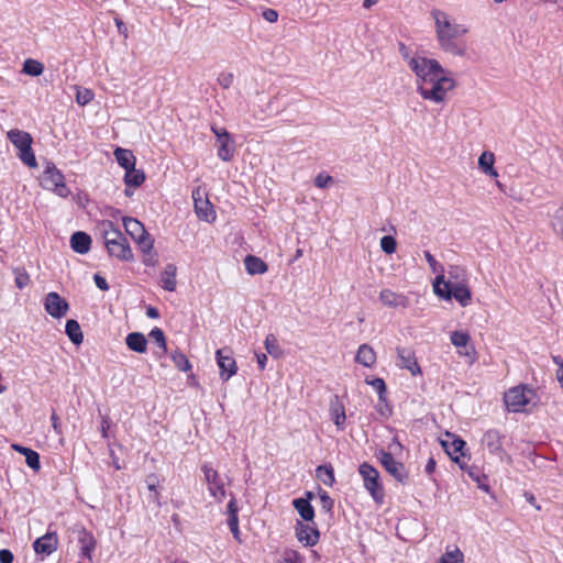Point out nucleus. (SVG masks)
I'll return each instance as SVG.
<instances>
[{"label":"nucleus","instance_id":"obj_1","mask_svg":"<svg viewBox=\"0 0 563 563\" xmlns=\"http://www.w3.org/2000/svg\"><path fill=\"white\" fill-rule=\"evenodd\" d=\"M431 18L434 21L439 48L453 56H465L466 45L461 42V38L468 33V25L457 22L453 15L440 9H433Z\"/></svg>","mask_w":563,"mask_h":563},{"label":"nucleus","instance_id":"obj_2","mask_svg":"<svg viewBox=\"0 0 563 563\" xmlns=\"http://www.w3.org/2000/svg\"><path fill=\"white\" fill-rule=\"evenodd\" d=\"M409 68L416 76L417 87L426 86L446 73L437 59L424 56H417V59H410Z\"/></svg>","mask_w":563,"mask_h":563},{"label":"nucleus","instance_id":"obj_3","mask_svg":"<svg viewBox=\"0 0 563 563\" xmlns=\"http://www.w3.org/2000/svg\"><path fill=\"white\" fill-rule=\"evenodd\" d=\"M536 391L526 386L518 385L508 389L504 395L506 408L511 412H522L528 410V406L536 404Z\"/></svg>","mask_w":563,"mask_h":563},{"label":"nucleus","instance_id":"obj_4","mask_svg":"<svg viewBox=\"0 0 563 563\" xmlns=\"http://www.w3.org/2000/svg\"><path fill=\"white\" fill-rule=\"evenodd\" d=\"M454 87V79L448 77L445 73L426 86H418V92L424 100L443 103L446 100L448 92L453 90Z\"/></svg>","mask_w":563,"mask_h":563},{"label":"nucleus","instance_id":"obj_5","mask_svg":"<svg viewBox=\"0 0 563 563\" xmlns=\"http://www.w3.org/2000/svg\"><path fill=\"white\" fill-rule=\"evenodd\" d=\"M9 141L19 150V158L29 167H36V158L32 151L33 139L30 133L12 129L7 133Z\"/></svg>","mask_w":563,"mask_h":563},{"label":"nucleus","instance_id":"obj_6","mask_svg":"<svg viewBox=\"0 0 563 563\" xmlns=\"http://www.w3.org/2000/svg\"><path fill=\"white\" fill-rule=\"evenodd\" d=\"M443 275H438L433 282L434 294L445 300L454 298L461 306L466 307L470 305L472 295L467 284L455 285L451 287H442Z\"/></svg>","mask_w":563,"mask_h":563},{"label":"nucleus","instance_id":"obj_7","mask_svg":"<svg viewBox=\"0 0 563 563\" xmlns=\"http://www.w3.org/2000/svg\"><path fill=\"white\" fill-rule=\"evenodd\" d=\"M44 189L55 192L62 198L70 195L69 188L65 184L63 173L56 168L53 163H47L41 179Z\"/></svg>","mask_w":563,"mask_h":563},{"label":"nucleus","instance_id":"obj_8","mask_svg":"<svg viewBox=\"0 0 563 563\" xmlns=\"http://www.w3.org/2000/svg\"><path fill=\"white\" fill-rule=\"evenodd\" d=\"M122 221L125 232L137 244L140 251H148L154 247V239L142 222L132 217H123Z\"/></svg>","mask_w":563,"mask_h":563},{"label":"nucleus","instance_id":"obj_9","mask_svg":"<svg viewBox=\"0 0 563 563\" xmlns=\"http://www.w3.org/2000/svg\"><path fill=\"white\" fill-rule=\"evenodd\" d=\"M358 473L363 479L365 489L371 494L376 503H383L384 489L379 482V473L368 463H363L358 467Z\"/></svg>","mask_w":563,"mask_h":563},{"label":"nucleus","instance_id":"obj_10","mask_svg":"<svg viewBox=\"0 0 563 563\" xmlns=\"http://www.w3.org/2000/svg\"><path fill=\"white\" fill-rule=\"evenodd\" d=\"M201 470L210 495L217 501L221 503L227 496L224 479L220 476L219 472L209 464H203Z\"/></svg>","mask_w":563,"mask_h":563},{"label":"nucleus","instance_id":"obj_11","mask_svg":"<svg viewBox=\"0 0 563 563\" xmlns=\"http://www.w3.org/2000/svg\"><path fill=\"white\" fill-rule=\"evenodd\" d=\"M192 199L195 205V212L197 217L206 222L216 220V212L209 199L207 198L205 189L198 187L192 191Z\"/></svg>","mask_w":563,"mask_h":563},{"label":"nucleus","instance_id":"obj_12","mask_svg":"<svg viewBox=\"0 0 563 563\" xmlns=\"http://www.w3.org/2000/svg\"><path fill=\"white\" fill-rule=\"evenodd\" d=\"M217 364L220 368V377L223 382L229 380L236 374L238 366L230 349L223 347L216 352Z\"/></svg>","mask_w":563,"mask_h":563},{"label":"nucleus","instance_id":"obj_13","mask_svg":"<svg viewBox=\"0 0 563 563\" xmlns=\"http://www.w3.org/2000/svg\"><path fill=\"white\" fill-rule=\"evenodd\" d=\"M45 311L55 319L65 317L69 310L68 302L57 292H48L43 300Z\"/></svg>","mask_w":563,"mask_h":563},{"label":"nucleus","instance_id":"obj_14","mask_svg":"<svg viewBox=\"0 0 563 563\" xmlns=\"http://www.w3.org/2000/svg\"><path fill=\"white\" fill-rule=\"evenodd\" d=\"M384 468L398 482L404 483L408 478V472L401 462H398L394 456L385 451L379 452L378 456Z\"/></svg>","mask_w":563,"mask_h":563},{"label":"nucleus","instance_id":"obj_15","mask_svg":"<svg viewBox=\"0 0 563 563\" xmlns=\"http://www.w3.org/2000/svg\"><path fill=\"white\" fill-rule=\"evenodd\" d=\"M398 362L397 365L408 369L411 375L421 374L420 366L417 362L415 352L409 347H397Z\"/></svg>","mask_w":563,"mask_h":563},{"label":"nucleus","instance_id":"obj_16","mask_svg":"<svg viewBox=\"0 0 563 563\" xmlns=\"http://www.w3.org/2000/svg\"><path fill=\"white\" fill-rule=\"evenodd\" d=\"M58 538L56 532H47L37 538L33 543V549L37 554L49 555L57 550Z\"/></svg>","mask_w":563,"mask_h":563},{"label":"nucleus","instance_id":"obj_17","mask_svg":"<svg viewBox=\"0 0 563 563\" xmlns=\"http://www.w3.org/2000/svg\"><path fill=\"white\" fill-rule=\"evenodd\" d=\"M109 255L117 257L120 261L131 262L134 256L128 240L124 238L123 241L113 242L110 240L106 245Z\"/></svg>","mask_w":563,"mask_h":563},{"label":"nucleus","instance_id":"obj_18","mask_svg":"<svg viewBox=\"0 0 563 563\" xmlns=\"http://www.w3.org/2000/svg\"><path fill=\"white\" fill-rule=\"evenodd\" d=\"M482 445L487 448L490 453L498 454L500 459H503V456L508 457L503 449L501 435L495 429H489L483 434Z\"/></svg>","mask_w":563,"mask_h":563},{"label":"nucleus","instance_id":"obj_19","mask_svg":"<svg viewBox=\"0 0 563 563\" xmlns=\"http://www.w3.org/2000/svg\"><path fill=\"white\" fill-rule=\"evenodd\" d=\"M379 300L389 308H406L409 303L405 295L395 292L391 289H383L379 292Z\"/></svg>","mask_w":563,"mask_h":563},{"label":"nucleus","instance_id":"obj_20","mask_svg":"<svg viewBox=\"0 0 563 563\" xmlns=\"http://www.w3.org/2000/svg\"><path fill=\"white\" fill-rule=\"evenodd\" d=\"M330 417L332 421L334 422L335 427L339 430L344 429L346 415H345V408L339 396H333V398L330 401Z\"/></svg>","mask_w":563,"mask_h":563},{"label":"nucleus","instance_id":"obj_21","mask_svg":"<svg viewBox=\"0 0 563 563\" xmlns=\"http://www.w3.org/2000/svg\"><path fill=\"white\" fill-rule=\"evenodd\" d=\"M298 540L307 547L314 545L319 540V531L310 525L298 522L296 527Z\"/></svg>","mask_w":563,"mask_h":563},{"label":"nucleus","instance_id":"obj_22","mask_svg":"<svg viewBox=\"0 0 563 563\" xmlns=\"http://www.w3.org/2000/svg\"><path fill=\"white\" fill-rule=\"evenodd\" d=\"M91 245V238L82 231L75 232L70 238V246L78 254H86L89 252Z\"/></svg>","mask_w":563,"mask_h":563},{"label":"nucleus","instance_id":"obj_23","mask_svg":"<svg viewBox=\"0 0 563 563\" xmlns=\"http://www.w3.org/2000/svg\"><path fill=\"white\" fill-rule=\"evenodd\" d=\"M466 284V272L460 266H450L448 269V279L443 277L442 287H451L455 285Z\"/></svg>","mask_w":563,"mask_h":563},{"label":"nucleus","instance_id":"obj_24","mask_svg":"<svg viewBox=\"0 0 563 563\" xmlns=\"http://www.w3.org/2000/svg\"><path fill=\"white\" fill-rule=\"evenodd\" d=\"M177 267L175 264H167L161 274V285L163 289L167 291H174L176 289L177 280Z\"/></svg>","mask_w":563,"mask_h":563},{"label":"nucleus","instance_id":"obj_25","mask_svg":"<svg viewBox=\"0 0 563 563\" xmlns=\"http://www.w3.org/2000/svg\"><path fill=\"white\" fill-rule=\"evenodd\" d=\"M355 361L365 367H372L376 362V353L368 344L360 345Z\"/></svg>","mask_w":563,"mask_h":563},{"label":"nucleus","instance_id":"obj_26","mask_svg":"<svg viewBox=\"0 0 563 563\" xmlns=\"http://www.w3.org/2000/svg\"><path fill=\"white\" fill-rule=\"evenodd\" d=\"M128 347L137 353H145L147 347V340L141 332L129 333L125 338Z\"/></svg>","mask_w":563,"mask_h":563},{"label":"nucleus","instance_id":"obj_27","mask_svg":"<svg viewBox=\"0 0 563 563\" xmlns=\"http://www.w3.org/2000/svg\"><path fill=\"white\" fill-rule=\"evenodd\" d=\"M221 140H219L218 156L223 162H230L233 158L234 147L232 145L231 136L229 132L222 133Z\"/></svg>","mask_w":563,"mask_h":563},{"label":"nucleus","instance_id":"obj_28","mask_svg":"<svg viewBox=\"0 0 563 563\" xmlns=\"http://www.w3.org/2000/svg\"><path fill=\"white\" fill-rule=\"evenodd\" d=\"M245 269L250 275H261L267 272V264L257 256L247 255L244 258Z\"/></svg>","mask_w":563,"mask_h":563},{"label":"nucleus","instance_id":"obj_29","mask_svg":"<svg viewBox=\"0 0 563 563\" xmlns=\"http://www.w3.org/2000/svg\"><path fill=\"white\" fill-rule=\"evenodd\" d=\"M80 543V558L82 560L91 561L92 552L96 548V540L92 534L84 532V534L79 538Z\"/></svg>","mask_w":563,"mask_h":563},{"label":"nucleus","instance_id":"obj_30","mask_svg":"<svg viewBox=\"0 0 563 563\" xmlns=\"http://www.w3.org/2000/svg\"><path fill=\"white\" fill-rule=\"evenodd\" d=\"M101 229H102V235L104 239V245H107V243L110 240H113V242H117L118 240L123 241V239H124V235L122 234L120 229L118 227H115L113 222H111L109 220L102 221Z\"/></svg>","mask_w":563,"mask_h":563},{"label":"nucleus","instance_id":"obj_31","mask_svg":"<svg viewBox=\"0 0 563 563\" xmlns=\"http://www.w3.org/2000/svg\"><path fill=\"white\" fill-rule=\"evenodd\" d=\"M495 163V156L492 152H484L478 158V167L481 170L490 176L496 178L498 176L497 170L494 168Z\"/></svg>","mask_w":563,"mask_h":563},{"label":"nucleus","instance_id":"obj_32","mask_svg":"<svg viewBox=\"0 0 563 563\" xmlns=\"http://www.w3.org/2000/svg\"><path fill=\"white\" fill-rule=\"evenodd\" d=\"M294 508L298 511L300 517L306 521H312L314 518V509L305 498H296L292 501Z\"/></svg>","mask_w":563,"mask_h":563},{"label":"nucleus","instance_id":"obj_33","mask_svg":"<svg viewBox=\"0 0 563 563\" xmlns=\"http://www.w3.org/2000/svg\"><path fill=\"white\" fill-rule=\"evenodd\" d=\"M442 445L445 450V452L451 456V459L459 463V456H457V453H460L462 456H464V452H463V449L465 446V442L460 439V438H456V439H453L451 442H448V441H442Z\"/></svg>","mask_w":563,"mask_h":563},{"label":"nucleus","instance_id":"obj_34","mask_svg":"<svg viewBox=\"0 0 563 563\" xmlns=\"http://www.w3.org/2000/svg\"><path fill=\"white\" fill-rule=\"evenodd\" d=\"M114 156L118 164L125 170L131 169L133 166H135V156L130 150L118 147L114 150Z\"/></svg>","mask_w":563,"mask_h":563},{"label":"nucleus","instance_id":"obj_35","mask_svg":"<svg viewBox=\"0 0 563 563\" xmlns=\"http://www.w3.org/2000/svg\"><path fill=\"white\" fill-rule=\"evenodd\" d=\"M65 332H66L67 336L69 338V340L74 344L78 345L84 340V334L81 332L80 325L74 319L67 320L66 325H65Z\"/></svg>","mask_w":563,"mask_h":563},{"label":"nucleus","instance_id":"obj_36","mask_svg":"<svg viewBox=\"0 0 563 563\" xmlns=\"http://www.w3.org/2000/svg\"><path fill=\"white\" fill-rule=\"evenodd\" d=\"M145 180V175L141 169L133 166L131 169L125 170L124 183L128 187H139Z\"/></svg>","mask_w":563,"mask_h":563},{"label":"nucleus","instance_id":"obj_37","mask_svg":"<svg viewBox=\"0 0 563 563\" xmlns=\"http://www.w3.org/2000/svg\"><path fill=\"white\" fill-rule=\"evenodd\" d=\"M316 475L324 485L332 486L334 483V472L330 465H320L316 470Z\"/></svg>","mask_w":563,"mask_h":563},{"label":"nucleus","instance_id":"obj_38","mask_svg":"<svg viewBox=\"0 0 563 563\" xmlns=\"http://www.w3.org/2000/svg\"><path fill=\"white\" fill-rule=\"evenodd\" d=\"M464 554L455 547L454 549H446L445 553L439 559L438 563H463Z\"/></svg>","mask_w":563,"mask_h":563},{"label":"nucleus","instance_id":"obj_39","mask_svg":"<svg viewBox=\"0 0 563 563\" xmlns=\"http://www.w3.org/2000/svg\"><path fill=\"white\" fill-rule=\"evenodd\" d=\"M145 484H146L147 489L153 493V495H151L150 498L154 503L159 505L161 504L159 503V494L157 492V486L159 484V481H158L157 475H155V474L147 475L145 478Z\"/></svg>","mask_w":563,"mask_h":563},{"label":"nucleus","instance_id":"obj_40","mask_svg":"<svg viewBox=\"0 0 563 563\" xmlns=\"http://www.w3.org/2000/svg\"><path fill=\"white\" fill-rule=\"evenodd\" d=\"M43 70V64L35 59H26L23 64V71L30 76H40Z\"/></svg>","mask_w":563,"mask_h":563},{"label":"nucleus","instance_id":"obj_41","mask_svg":"<svg viewBox=\"0 0 563 563\" xmlns=\"http://www.w3.org/2000/svg\"><path fill=\"white\" fill-rule=\"evenodd\" d=\"M172 360H173L175 366L183 372H187L191 368V365H190L187 356L179 351H175L172 353Z\"/></svg>","mask_w":563,"mask_h":563},{"label":"nucleus","instance_id":"obj_42","mask_svg":"<svg viewBox=\"0 0 563 563\" xmlns=\"http://www.w3.org/2000/svg\"><path fill=\"white\" fill-rule=\"evenodd\" d=\"M15 286L19 289L25 288L30 283V275L24 268L16 267L13 269Z\"/></svg>","mask_w":563,"mask_h":563},{"label":"nucleus","instance_id":"obj_43","mask_svg":"<svg viewBox=\"0 0 563 563\" xmlns=\"http://www.w3.org/2000/svg\"><path fill=\"white\" fill-rule=\"evenodd\" d=\"M451 342L457 349L466 347L470 342V335L466 332L454 331L451 333Z\"/></svg>","mask_w":563,"mask_h":563},{"label":"nucleus","instance_id":"obj_44","mask_svg":"<svg viewBox=\"0 0 563 563\" xmlns=\"http://www.w3.org/2000/svg\"><path fill=\"white\" fill-rule=\"evenodd\" d=\"M265 349L274 357H278L282 353L278 345V341L274 334H268L266 336Z\"/></svg>","mask_w":563,"mask_h":563},{"label":"nucleus","instance_id":"obj_45","mask_svg":"<svg viewBox=\"0 0 563 563\" xmlns=\"http://www.w3.org/2000/svg\"><path fill=\"white\" fill-rule=\"evenodd\" d=\"M366 383L377 391L380 402H385L386 384L382 378L366 379Z\"/></svg>","mask_w":563,"mask_h":563},{"label":"nucleus","instance_id":"obj_46","mask_svg":"<svg viewBox=\"0 0 563 563\" xmlns=\"http://www.w3.org/2000/svg\"><path fill=\"white\" fill-rule=\"evenodd\" d=\"M380 247L386 254L396 252L397 242L391 235H385L380 239Z\"/></svg>","mask_w":563,"mask_h":563},{"label":"nucleus","instance_id":"obj_47","mask_svg":"<svg viewBox=\"0 0 563 563\" xmlns=\"http://www.w3.org/2000/svg\"><path fill=\"white\" fill-rule=\"evenodd\" d=\"M150 338L162 349L163 353L166 352V339L164 332L159 328H154L150 332Z\"/></svg>","mask_w":563,"mask_h":563},{"label":"nucleus","instance_id":"obj_48","mask_svg":"<svg viewBox=\"0 0 563 563\" xmlns=\"http://www.w3.org/2000/svg\"><path fill=\"white\" fill-rule=\"evenodd\" d=\"M93 98V92L90 89L87 88H79L77 89L76 93V101L80 106H85L89 103Z\"/></svg>","mask_w":563,"mask_h":563},{"label":"nucleus","instance_id":"obj_49","mask_svg":"<svg viewBox=\"0 0 563 563\" xmlns=\"http://www.w3.org/2000/svg\"><path fill=\"white\" fill-rule=\"evenodd\" d=\"M424 258L433 273H438V275H443V265L440 264L429 251H424Z\"/></svg>","mask_w":563,"mask_h":563},{"label":"nucleus","instance_id":"obj_50","mask_svg":"<svg viewBox=\"0 0 563 563\" xmlns=\"http://www.w3.org/2000/svg\"><path fill=\"white\" fill-rule=\"evenodd\" d=\"M553 228L563 239V208H559L553 216Z\"/></svg>","mask_w":563,"mask_h":563},{"label":"nucleus","instance_id":"obj_51","mask_svg":"<svg viewBox=\"0 0 563 563\" xmlns=\"http://www.w3.org/2000/svg\"><path fill=\"white\" fill-rule=\"evenodd\" d=\"M25 462L26 464L34 471H38L40 467H41V464H40V455L37 452L31 450V452H29L26 455H25Z\"/></svg>","mask_w":563,"mask_h":563},{"label":"nucleus","instance_id":"obj_52","mask_svg":"<svg viewBox=\"0 0 563 563\" xmlns=\"http://www.w3.org/2000/svg\"><path fill=\"white\" fill-rule=\"evenodd\" d=\"M398 51L404 60L407 63L408 67H410V59H417V54L412 55L409 47H407L404 43L398 44Z\"/></svg>","mask_w":563,"mask_h":563},{"label":"nucleus","instance_id":"obj_53","mask_svg":"<svg viewBox=\"0 0 563 563\" xmlns=\"http://www.w3.org/2000/svg\"><path fill=\"white\" fill-rule=\"evenodd\" d=\"M228 525L230 527V530H231L234 539H236L240 542L241 540H240V530H239V518H238V516H230L228 518Z\"/></svg>","mask_w":563,"mask_h":563},{"label":"nucleus","instance_id":"obj_54","mask_svg":"<svg viewBox=\"0 0 563 563\" xmlns=\"http://www.w3.org/2000/svg\"><path fill=\"white\" fill-rule=\"evenodd\" d=\"M333 181L332 177L327 175V174H323V173H320L316 176L314 178V185L318 187V188H325L328 187L329 184H331Z\"/></svg>","mask_w":563,"mask_h":563},{"label":"nucleus","instance_id":"obj_55","mask_svg":"<svg viewBox=\"0 0 563 563\" xmlns=\"http://www.w3.org/2000/svg\"><path fill=\"white\" fill-rule=\"evenodd\" d=\"M144 254L143 264L146 266H155L157 263V256L153 253V249L148 251H141Z\"/></svg>","mask_w":563,"mask_h":563},{"label":"nucleus","instance_id":"obj_56","mask_svg":"<svg viewBox=\"0 0 563 563\" xmlns=\"http://www.w3.org/2000/svg\"><path fill=\"white\" fill-rule=\"evenodd\" d=\"M299 555L295 551H286L283 554V558L279 563H298Z\"/></svg>","mask_w":563,"mask_h":563},{"label":"nucleus","instance_id":"obj_57","mask_svg":"<svg viewBox=\"0 0 563 563\" xmlns=\"http://www.w3.org/2000/svg\"><path fill=\"white\" fill-rule=\"evenodd\" d=\"M262 16L265 21L275 23L278 20V12L275 9H265L262 13Z\"/></svg>","mask_w":563,"mask_h":563},{"label":"nucleus","instance_id":"obj_58","mask_svg":"<svg viewBox=\"0 0 563 563\" xmlns=\"http://www.w3.org/2000/svg\"><path fill=\"white\" fill-rule=\"evenodd\" d=\"M320 500L324 510L329 511L333 507V500L325 492L320 494Z\"/></svg>","mask_w":563,"mask_h":563},{"label":"nucleus","instance_id":"obj_59","mask_svg":"<svg viewBox=\"0 0 563 563\" xmlns=\"http://www.w3.org/2000/svg\"><path fill=\"white\" fill-rule=\"evenodd\" d=\"M233 81L232 74H221L218 78V82L223 88H229Z\"/></svg>","mask_w":563,"mask_h":563},{"label":"nucleus","instance_id":"obj_60","mask_svg":"<svg viewBox=\"0 0 563 563\" xmlns=\"http://www.w3.org/2000/svg\"><path fill=\"white\" fill-rule=\"evenodd\" d=\"M93 280H95L96 286L99 289L104 290V291L109 289V285H108L107 280L99 274H95Z\"/></svg>","mask_w":563,"mask_h":563},{"label":"nucleus","instance_id":"obj_61","mask_svg":"<svg viewBox=\"0 0 563 563\" xmlns=\"http://www.w3.org/2000/svg\"><path fill=\"white\" fill-rule=\"evenodd\" d=\"M13 554L10 550H0V563H12Z\"/></svg>","mask_w":563,"mask_h":563},{"label":"nucleus","instance_id":"obj_62","mask_svg":"<svg viewBox=\"0 0 563 563\" xmlns=\"http://www.w3.org/2000/svg\"><path fill=\"white\" fill-rule=\"evenodd\" d=\"M377 411L383 415V416H388L391 413V409L390 407L387 405V401L385 400V402H380L378 400V405H377Z\"/></svg>","mask_w":563,"mask_h":563},{"label":"nucleus","instance_id":"obj_63","mask_svg":"<svg viewBox=\"0 0 563 563\" xmlns=\"http://www.w3.org/2000/svg\"><path fill=\"white\" fill-rule=\"evenodd\" d=\"M228 514H229V517L238 516V506H236V500L234 497H232L230 503L228 504Z\"/></svg>","mask_w":563,"mask_h":563},{"label":"nucleus","instance_id":"obj_64","mask_svg":"<svg viewBox=\"0 0 563 563\" xmlns=\"http://www.w3.org/2000/svg\"><path fill=\"white\" fill-rule=\"evenodd\" d=\"M556 379L563 388V363H559V368L556 371Z\"/></svg>","mask_w":563,"mask_h":563}]
</instances>
